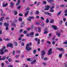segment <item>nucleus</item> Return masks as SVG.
<instances>
[{"mask_svg":"<svg viewBox=\"0 0 67 67\" xmlns=\"http://www.w3.org/2000/svg\"><path fill=\"white\" fill-rule=\"evenodd\" d=\"M5 49V47L4 46L3 48H2L0 50V53L1 52V54L3 55L4 54V52H8V50Z\"/></svg>","mask_w":67,"mask_h":67,"instance_id":"1","label":"nucleus"},{"mask_svg":"<svg viewBox=\"0 0 67 67\" xmlns=\"http://www.w3.org/2000/svg\"><path fill=\"white\" fill-rule=\"evenodd\" d=\"M31 45L32 43H30L29 44H27L26 45V46L25 47L26 50L27 51H30L32 50V48L30 47V46H29V45L30 46H31Z\"/></svg>","mask_w":67,"mask_h":67,"instance_id":"2","label":"nucleus"},{"mask_svg":"<svg viewBox=\"0 0 67 67\" xmlns=\"http://www.w3.org/2000/svg\"><path fill=\"white\" fill-rule=\"evenodd\" d=\"M9 24L8 23L7 24L6 22L4 24V26H6V30H9V28H8V26H9Z\"/></svg>","mask_w":67,"mask_h":67,"instance_id":"3","label":"nucleus"},{"mask_svg":"<svg viewBox=\"0 0 67 67\" xmlns=\"http://www.w3.org/2000/svg\"><path fill=\"white\" fill-rule=\"evenodd\" d=\"M52 51V49L51 48L49 49V50L48 51V54L49 55H51L53 53V52Z\"/></svg>","mask_w":67,"mask_h":67,"instance_id":"4","label":"nucleus"},{"mask_svg":"<svg viewBox=\"0 0 67 67\" xmlns=\"http://www.w3.org/2000/svg\"><path fill=\"white\" fill-rule=\"evenodd\" d=\"M29 18L27 19V20H28L30 22L31 21V19H34L35 18L34 16H29Z\"/></svg>","mask_w":67,"mask_h":67,"instance_id":"5","label":"nucleus"},{"mask_svg":"<svg viewBox=\"0 0 67 67\" xmlns=\"http://www.w3.org/2000/svg\"><path fill=\"white\" fill-rule=\"evenodd\" d=\"M56 49H57V50H59V51H61V52H64L65 51V50L62 48H56Z\"/></svg>","mask_w":67,"mask_h":67,"instance_id":"6","label":"nucleus"},{"mask_svg":"<svg viewBox=\"0 0 67 67\" xmlns=\"http://www.w3.org/2000/svg\"><path fill=\"white\" fill-rule=\"evenodd\" d=\"M60 32H59V31H58L56 33V35L58 37H60Z\"/></svg>","mask_w":67,"mask_h":67,"instance_id":"7","label":"nucleus"},{"mask_svg":"<svg viewBox=\"0 0 67 67\" xmlns=\"http://www.w3.org/2000/svg\"><path fill=\"white\" fill-rule=\"evenodd\" d=\"M9 46L10 47H12V48H13V44L11 43H9L7 45V47H8Z\"/></svg>","mask_w":67,"mask_h":67,"instance_id":"8","label":"nucleus"},{"mask_svg":"<svg viewBox=\"0 0 67 67\" xmlns=\"http://www.w3.org/2000/svg\"><path fill=\"white\" fill-rule=\"evenodd\" d=\"M45 8H45L44 9V10L45 11H47V10H48L49 9V8H50V6L48 5L47 6H45Z\"/></svg>","mask_w":67,"mask_h":67,"instance_id":"9","label":"nucleus"},{"mask_svg":"<svg viewBox=\"0 0 67 67\" xmlns=\"http://www.w3.org/2000/svg\"><path fill=\"white\" fill-rule=\"evenodd\" d=\"M45 51L43 50H42L41 51V55H42V56H44L45 55Z\"/></svg>","mask_w":67,"mask_h":67,"instance_id":"10","label":"nucleus"},{"mask_svg":"<svg viewBox=\"0 0 67 67\" xmlns=\"http://www.w3.org/2000/svg\"><path fill=\"white\" fill-rule=\"evenodd\" d=\"M29 12L30 11H28L26 12L25 13V14L24 15L25 16V18H26V17H27V15H28Z\"/></svg>","mask_w":67,"mask_h":67,"instance_id":"11","label":"nucleus"},{"mask_svg":"<svg viewBox=\"0 0 67 67\" xmlns=\"http://www.w3.org/2000/svg\"><path fill=\"white\" fill-rule=\"evenodd\" d=\"M30 35L31 37H33L34 36V32H32L30 33Z\"/></svg>","mask_w":67,"mask_h":67,"instance_id":"12","label":"nucleus"},{"mask_svg":"<svg viewBox=\"0 0 67 67\" xmlns=\"http://www.w3.org/2000/svg\"><path fill=\"white\" fill-rule=\"evenodd\" d=\"M52 27L53 28V29H54V30H56L57 29V27L55 25H53L52 26Z\"/></svg>","mask_w":67,"mask_h":67,"instance_id":"13","label":"nucleus"},{"mask_svg":"<svg viewBox=\"0 0 67 67\" xmlns=\"http://www.w3.org/2000/svg\"><path fill=\"white\" fill-rule=\"evenodd\" d=\"M8 5V3H6L5 4L4 3H3V7H7Z\"/></svg>","mask_w":67,"mask_h":67,"instance_id":"14","label":"nucleus"},{"mask_svg":"<svg viewBox=\"0 0 67 67\" xmlns=\"http://www.w3.org/2000/svg\"><path fill=\"white\" fill-rule=\"evenodd\" d=\"M13 13H14V12L15 13H14V14L15 15H16L17 14V13H18L17 11H15V10H13Z\"/></svg>","mask_w":67,"mask_h":67,"instance_id":"15","label":"nucleus"},{"mask_svg":"<svg viewBox=\"0 0 67 67\" xmlns=\"http://www.w3.org/2000/svg\"><path fill=\"white\" fill-rule=\"evenodd\" d=\"M10 7L12 8H13V2H11L10 3Z\"/></svg>","mask_w":67,"mask_h":67,"instance_id":"16","label":"nucleus"},{"mask_svg":"<svg viewBox=\"0 0 67 67\" xmlns=\"http://www.w3.org/2000/svg\"><path fill=\"white\" fill-rule=\"evenodd\" d=\"M48 36V37H47V38L48 39H49L51 37V36H52V34L51 33H49Z\"/></svg>","mask_w":67,"mask_h":67,"instance_id":"17","label":"nucleus"},{"mask_svg":"<svg viewBox=\"0 0 67 67\" xmlns=\"http://www.w3.org/2000/svg\"><path fill=\"white\" fill-rule=\"evenodd\" d=\"M5 56H4L2 58H1V59H0V60H4L5 59Z\"/></svg>","mask_w":67,"mask_h":67,"instance_id":"18","label":"nucleus"},{"mask_svg":"<svg viewBox=\"0 0 67 67\" xmlns=\"http://www.w3.org/2000/svg\"><path fill=\"white\" fill-rule=\"evenodd\" d=\"M36 62V60L35 59L33 61V62H31V64H35V62Z\"/></svg>","mask_w":67,"mask_h":67,"instance_id":"19","label":"nucleus"},{"mask_svg":"<svg viewBox=\"0 0 67 67\" xmlns=\"http://www.w3.org/2000/svg\"><path fill=\"white\" fill-rule=\"evenodd\" d=\"M47 1L49 3H52V2H54V0H47Z\"/></svg>","mask_w":67,"mask_h":67,"instance_id":"20","label":"nucleus"},{"mask_svg":"<svg viewBox=\"0 0 67 67\" xmlns=\"http://www.w3.org/2000/svg\"><path fill=\"white\" fill-rule=\"evenodd\" d=\"M38 31L39 32H41V28L40 27H38Z\"/></svg>","mask_w":67,"mask_h":67,"instance_id":"21","label":"nucleus"},{"mask_svg":"<svg viewBox=\"0 0 67 67\" xmlns=\"http://www.w3.org/2000/svg\"><path fill=\"white\" fill-rule=\"evenodd\" d=\"M39 13H40V12H39V11L38 10L36 11L35 13V14H36L37 15V14H39Z\"/></svg>","mask_w":67,"mask_h":67,"instance_id":"22","label":"nucleus"},{"mask_svg":"<svg viewBox=\"0 0 67 67\" xmlns=\"http://www.w3.org/2000/svg\"><path fill=\"white\" fill-rule=\"evenodd\" d=\"M56 37V36L54 35L53 36V37L52 38V41H53V40H55V38Z\"/></svg>","mask_w":67,"mask_h":67,"instance_id":"23","label":"nucleus"},{"mask_svg":"<svg viewBox=\"0 0 67 67\" xmlns=\"http://www.w3.org/2000/svg\"><path fill=\"white\" fill-rule=\"evenodd\" d=\"M62 13V12L61 11H60L59 12L58 14H57V16H58L59 15Z\"/></svg>","mask_w":67,"mask_h":67,"instance_id":"24","label":"nucleus"},{"mask_svg":"<svg viewBox=\"0 0 67 67\" xmlns=\"http://www.w3.org/2000/svg\"><path fill=\"white\" fill-rule=\"evenodd\" d=\"M12 25L13 26H14V27H16V25L14 23H12Z\"/></svg>","mask_w":67,"mask_h":67,"instance_id":"25","label":"nucleus"},{"mask_svg":"<svg viewBox=\"0 0 67 67\" xmlns=\"http://www.w3.org/2000/svg\"><path fill=\"white\" fill-rule=\"evenodd\" d=\"M19 21H20V22H21L22 21V18L21 17H20L19 18Z\"/></svg>","mask_w":67,"mask_h":67,"instance_id":"26","label":"nucleus"},{"mask_svg":"<svg viewBox=\"0 0 67 67\" xmlns=\"http://www.w3.org/2000/svg\"><path fill=\"white\" fill-rule=\"evenodd\" d=\"M50 12H54V10L53 9H51L49 10Z\"/></svg>","mask_w":67,"mask_h":67,"instance_id":"27","label":"nucleus"},{"mask_svg":"<svg viewBox=\"0 0 67 67\" xmlns=\"http://www.w3.org/2000/svg\"><path fill=\"white\" fill-rule=\"evenodd\" d=\"M4 19V17H2L0 19V21H2Z\"/></svg>","mask_w":67,"mask_h":67,"instance_id":"28","label":"nucleus"},{"mask_svg":"<svg viewBox=\"0 0 67 67\" xmlns=\"http://www.w3.org/2000/svg\"><path fill=\"white\" fill-rule=\"evenodd\" d=\"M43 2V4H46L47 3V2L46 1H42Z\"/></svg>","mask_w":67,"mask_h":67,"instance_id":"29","label":"nucleus"},{"mask_svg":"<svg viewBox=\"0 0 67 67\" xmlns=\"http://www.w3.org/2000/svg\"><path fill=\"white\" fill-rule=\"evenodd\" d=\"M46 23H48L49 22V20L48 18H47L46 21Z\"/></svg>","mask_w":67,"mask_h":67,"instance_id":"30","label":"nucleus"},{"mask_svg":"<svg viewBox=\"0 0 67 67\" xmlns=\"http://www.w3.org/2000/svg\"><path fill=\"white\" fill-rule=\"evenodd\" d=\"M52 44L53 45H54V44H55L56 43L55 41H53V40H52Z\"/></svg>","mask_w":67,"mask_h":67,"instance_id":"31","label":"nucleus"},{"mask_svg":"<svg viewBox=\"0 0 67 67\" xmlns=\"http://www.w3.org/2000/svg\"><path fill=\"white\" fill-rule=\"evenodd\" d=\"M26 36H27V37H29L30 36H30V34H29L28 33H27L26 35Z\"/></svg>","mask_w":67,"mask_h":67,"instance_id":"32","label":"nucleus"},{"mask_svg":"<svg viewBox=\"0 0 67 67\" xmlns=\"http://www.w3.org/2000/svg\"><path fill=\"white\" fill-rule=\"evenodd\" d=\"M21 8V5H19L17 7V9H18V10H19V9H20Z\"/></svg>","mask_w":67,"mask_h":67,"instance_id":"33","label":"nucleus"},{"mask_svg":"<svg viewBox=\"0 0 67 67\" xmlns=\"http://www.w3.org/2000/svg\"><path fill=\"white\" fill-rule=\"evenodd\" d=\"M33 53L34 54H36V49L34 50L33 51Z\"/></svg>","mask_w":67,"mask_h":67,"instance_id":"34","label":"nucleus"},{"mask_svg":"<svg viewBox=\"0 0 67 67\" xmlns=\"http://www.w3.org/2000/svg\"><path fill=\"white\" fill-rule=\"evenodd\" d=\"M47 43H48V44H49V45L51 44V42L49 41H47Z\"/></svg>","mask_w":67,"mask_h":67,"instance_id":"35","label":"nucleus"},{"mask_svg":"<svg viewBox=\"0 0 67 67\" xmlns=\"http://www.w3.org/2000/svg\"><path fill=\"white\" fill-rule=\"evenodd\" d=\"M8 61L9 62H12V59H11V58H9L8 59Z\"/></svg>","mask_w":67,"mask_h":67,"instance_id":"36","label":"nucleus"},{"mask_svg":"<svg viewBox=\"0 0 67 67\" xmlns=\"http://www.w3.org/2000/svg\"><path fill=\"white\" fill-rule=\"evenodd\" d=\"M37 43L38 44H40V39L38 40Z\"/></svg>","mask_w":67,"mask_h":67,"instance_id":"37","label":"nucleus"},{"mask_svg":"<svg viewBox=\"0 0 67 67\" xmlns=\"http://www.w3.org/2000/svg\"><path fill=\"white\" fill-rule=\"evenodd\" d=\"M24 34H26L27 33V31L26 30L24 31Z\"/></svg>","mask_w":67,"mask_h":67,"instance_id":"38","label":"nucleus"},{"mask_svg":"<svg viewBox=\"0 0 67 67\" xmlns=\"http://www.w3.org/2000/svg\"><path fill=\"white\" fill-rule=\"evenodd\" d=\"M20 50H18L16 52V53H20Z\"/></svg>","mask_w":67,"mask_h":67,"instance_id":"39","label":"nucleus"},{"mask_svg":"<svg viewBox=\"0 0 67 67\" xmlns=\"http://www.w3.org/2000/svg\"><path fill=\"white\" fill-rule=\"evenodd\" d=\"M62 53L59 54V57H62Z\"/></svg>","mask_w":67,"mask_h":67,"instance_id":"40","label":"nucleus"},{"mask_svg":"<svg viewBox=\"0 0 67 67\" xmlns=\"http://www.w3.org/2000/svg\"><path fill=\"white\" fill-rule=\"evenodd\" d=\"M48 58H47V57H46L45 58H44V59H43L44 60H47Z\"/></svg>","mask_w":67,"mask_h":67,"instance_id":"41","label":"nucleus"},{"mask_svg":"<svg viewBox=\"0 0 67 67\" xmlns=\"http://www.w3.org/2000/svg\"><path fill=\"white\" fill-rule=\"evenodd\" d=\"M40 19L42 20H44V18L43 16L41 17Z\"/></svg>","mask_w":67,"mask_h":67,"instance_id":"42","label":"nucleus"},{"mask_svg":"<svg viewBox=\"0 0 67 67\" xmlns=\"http://www.w3.org/2000/svg\"><path fill=\"white\" fill-rule=\"evenodd\" d=\"M48 15H49V16H52V14H51V13H48Z\"/></svg>","mask_w":67,"mask_h":67,"instance_id":"43","label":"nucleus"},{"mask_svg":"<svg viewBox=\"0 0 67 67\" xmlns=\"http://www.w3.org/2000/svg\"><path fill=\"white\" fill-rule=\"evenodd\" d=\"M55 7V6L53 5L52 7H51L50 9H53Z\"/></svg>","mask_w":67,"mask_h":67,"instance_id":"44","label":"nucleus"},{"mask_svg":"<svg viewBox=\"0 0 67 67\" xmlns=\"http://www.w3.org/2000/svg\"><path fill=\"white\" fill-rule=\"evenodd\" d=\"M54 20H53V19H52V20H51V21H50V23H53V21Z\"/></svg>","mask_w":67,"mask_h":67,"instance_id":"45","label":"nucleus"},{"mask_svg":"<svg viewBox=\"0 0 67 67\" xmlns=\"http://www.w3.org/2000/svg\"><path fill=\"white\" fill-rule=\"evenodd\" d=\"M19 15V16H23V14L21 13H20Z\"/></svg>","mask_w":67,"mask_h":67,"instance_id":"46","label":"nucleus"},{"mask_svg":"<svg viewBox=\"0 0 67 67\" xmlns=\"http://www.w3.org/2000/svg\"><path fill=\"white\" fill-rule=\"evenodd\" d=\"M20 3H19L18 2L17 3H16V6H18V5H19V4H20Z\"/></svg>","mask_w":67,"mask_h":67,"instance_id":"47","label":"nucleus"},{"mask_svg":"<svg viewBox=\"0 0 67 67\" xmlns=\"http://www.w3.org/2000/svg\"><path fill=\"white\" fill-rule=\"evenodd\" d=\"M40 24V23L37 21H36V24L38 25H39V24Z\"/></svg>","mask_w":67,"mask_h":67,"instance_id":"48","label":"nucleus"},{"mask_svg":"<svg viewBox=\"0 0 67 67\" xmlns=\"http://www.w3.org/2000/svg\"><path fill=\"white\" fill-rule=\"evenodd\" d=\"M47 33H48V31H45L44 32V33L45 34H47Z\"/></svg>","mask_w":67,"mask_h":67,"instance_id":"49","label":"nucleus"},{"mask_svg":"<svg viewBox=\"0 0 67 67\" xmlns=\"http://www.w3.org/2000/svg\"><path fill=\"white\" fill-rule=\"evenodd\" d=\"M4 40L5 41H10V39H9V38H7L5 40V39H4Z\"/></svg>","mask_w":67,"mask_h":67,"instance_id":"50","label":"nucleus"},{"mask_svg":"<svg viewBox=\"0 0 67 67\" xmlns=\"http://www.w3.org/2000/svg\"><path fill=\"white\" fill-rule=\"evenodd\" d=\"M14 44L15 45V46H16V45H18V44L17 43L15 42H14Z\"/></svg>","mask_w":67,"mask_h":67,"instance_id":"51","label":"nucleus"},{"mask_svg":"<svg viewBox=\"0 0 67 67\" xmlns=\"http://www.w3.org/2000/svg\"><path fill=\"white\" fill-rule=\"evenodd\" d=\"M44 30V31H47V28H46Z\"/></svg>","mask_w":67,"mask_h":67,"instance_id":"52","label":"nucleus"},{"mask_svg":"<svg viewBox=\"0 0 67 67\" xmlns=\"http://www.w3.org/2000/svg\"><path fill=\"white\" fill-rule=\"evenodd\" d=\"M41 58L42 59H43L44 57V55H41Z\"/></svg>","mask_w":67,"mask_h":67,"instance_id":"53","label":"nucleus"},{"mask_svg":"<svg viewBox=\"0 0 67 67\" xmlns=\"http://www.w3.org/2000/svg\"><path fill=\"white\" fill-rule=\"evenodd\" d=\"M41 4V2H38L37 3V6H38L39 5V4Z\"/></svg>","mask_w":67,"mask_h":67,"instance_id":"54","label":"nucleus"},{"mask_svg":"<svg viewBox=\"0 0 67 67\" xmlns=\"http://www.w3.org/2000/svg\"><path fill=\"white\" fill-rule=\"evenodd\" d=\"M21 46H24V42H22L21 43Z\"/></svg>","mask_w":67,"mask_h":67,"instance_id":"55","label":"nucleus"},{"mask_svg":"<svg viewBox=\"0 0 67 67\" xmlns=\"http://www.w3.org/2000/svg\"><path fill=\"white\" fill-rule=\"evenodd\" d=\"M27 61H30V60H31V59H30V58H27Z\"/></svg>","mask_w":67,"mask_h":67,"instance_id":"56","label":"nucleus"},{"mask_svg":"<svg viewBox=\"0 0 67 67\" xmlns=\"http://www.w3.org/2000/svg\"><path fill=\"white\" fill-rule=\"evenodd\" d=\"M38 33H36L35 34V36H38Z\"/></svg>","mask_w":67,"mask_h":67,"instance_id":"57","label":"nucleus"},{"mask_svg":"<svg viewBox=\"0 0 67 67\" xmlns=\"http://www.w3.org/2000/svg\"><path fill=\"white\" fill-rule=\"evenodd\" d=\"M22 31H23V30L22 29H20L19 31L20 33H22Z\"/></svg>","mask_w":67,"mask_h":67,"instance_id":"58","label":"nucleus"},{"mask_svg":"<svg viewBox=\"0 0 67 67\" xmlns=\"http://www.w3.org/2000/svg\"><path fill=\"white\" fill-rule=\"evenodd\" d=\"M15 62L16 63H19L20 61L19 60H15Z\"/></svg>","mask_w":67,"mask_h":67,"instance_id":"59","label":"nucleus"},{"mask_svg":"<svg viewBox=\"0 0 67 67\" xmlns=\"http://www.w3.org/2000/svg\"><path fill=\"white\" fill-rule=\"evenodd\" d=\"M63 44H67V41L65 42H63Z\"/></svg>","mask_w":67,"mask_h":67,"instance_id":"60","label":"nucleus"},{"mask_svg":"<svg viewBox=\"0 0 67 67\" xmlns=\"http://www.w3.org/2000/svg\"><path fill=\"white\" fill-rule=\"evenodd\" d=\"M47 48H46V47H45L44 48V51H47Z\"/></svg>","mask_w":67,"mask_h":67,"instance_id":"61","label":"nucleus"},{"mask_svg":"<svg viewBox=\"0 0 67 67\" xmlns=\"http://www.w3.org/2000/svg\"><path fill=\"white\" fill-rule=\"evenodd\" d=\"M44 14H46V15H48V13L45 12H44Z\"/></svg>","mask_w":67,"mask_h":67,"instance_id":"62","label":"nucleus"},{"mask_svg":"<svg viewBox=\"0 0 67 67\" xmlns=\"http://www.w3.org/2000/svg\"><path fill=\"white\" fill-rule=\"evenodd\" d=\"M19 55H16L15 57L16 58H19Z\"/></svg>","mask_w":67,"mask_h":67,"instance_id":"63","label":"nucleus"},{"mask_svg":"<svg viewBox=\"0 0 67 67\" xmlns=\"http://www.w3.org/2000/svg\"><path fill=\"white\" fill-rule=\"evenodd\" d=\"M8 67H13V66L12 65H9Z\"/></svg>","mask_w":67,"mask_h":67,"instance_id":"64","label":"nucleus"}]
</instances>
